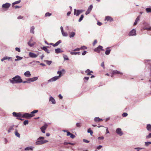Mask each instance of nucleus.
<instances>
[{
	"label": "nucleus",
	"mask_w": 151,
	"mask_h": 151,
	"mask_svg": "<svg viewBox=\"0 0 151 151\" xmlns=\"http://www.w3.org/2000/svg\"><path fill=\"white\" fill-rule=\"evenodd\" d=\"M111 51V50L108 49V48H107V49H106L105 52V54L106 55H109L110 54Z\"/></svg>",
	"instance_id": "nucleus-31"
},
{
	"label": "nucleus",
	"mask_w": 151,
	"mask_h": 151,
	"mask_svg": "<svg viewBox=\"0 0 151 151\" xmlns=\"http://www.w3.org/2000/svg\"><path fill=\"white\" fill-rule=\"evenodd\" d=\"M12 114L14 116L17 117V119L22 121L23 120V119L19 118L20 117L26 119H30L35 116L34 114H29L27 113H23L22 112L16 113L15 112H13Z\"/></svg>",
	"instance_id": "nucleus-1"
},
{
	"label": "nucleus",
	"mask_w": 151,
	"mask_h": 151,
	"mask_svg": "<svg viewBox=\"0 0 151 151\" xmlns=\"http://www.w3.org/2000/svg\"><path fill=\"white\" fill-rule=\"evenodd\" d=\"M88 72H89L90 73H93V72L92 71H91L89 69H88L85 71V73H87Z\"/></svg>",
	"instance_id": "nucleus-53"
},
{
	"label": "nucleus",
	"mask_w": 151,
	"mask_h": 151,
	"mask_svg": "<svg viewBox=\"0 0 151 151\" xmlns=\"http://www.w3.org/2000/svg\"><path fill=\"white\" fill-rule=\"evenodd\" d=\"M62 41L61 40H59L55 43L56 45L57 46L60 43H61Z\"/></svg>",
	"instance_id": "nucleus-45"
},
{
	"label": "nucleus",
	"mask_w": 151,
	"mask_h": 151,
	"mask_svg": "<svg viewBox=\"0 0 151 151\" xmlns=\"http://www.w3.org/2000/svg\"><path fill=\"white\" fill-rule=\"evenodd\" d=\"M4 58L5 60H10L12 61V58L10 57H9L6 56H5Z\"/></svg>",
	"instance_id": "nucleus-33"
},
{
	"label": "nucleus",
	"mask_w": 151,
	"mask_h": 151,
	"mask_svg": "<svg viewBox=\"0 0 151 151\" xmlns=\"http://www.w3.org/2000/svg\"><path fill=\"white\" fill-rule=\"evenodd\" d=\"M140 18V17L139 16H138L137 17L136 19L135 20V22L134 23V25H135L137 24V22L139 21Z\"/></svg>",
	"instance_id": "nucleus-24"
},
{
	"label": "nucleus",
	"mask_w": 151,
	"mask_h": 151,
	"mask_svg": "<svg viewBox=\"0 0 151 151\" xmlns=\"http://www.w3.org/2000/svg\"><path fill=\"white\" fill-rule=\"evenodd\" d=\"M105 19L107 21L111 22L113 21V19L112 17L109 16H107L106 17Z\"/></svg>",
	"instance_id": "nucleus-16"
},
{
	"label": "nucleus",
	"mask_w": 151,
	"mask_h": 151,
	"mask_svg": "<svg viewBox=\"0 0 151 151\" xmlns=\"http://www.w3.org/2000/svg\"><path fill=\"white\" fill-rule=\"evenodd\" d=\"M16 57L17 58V59H15V61H17L20 60L22 59L23 58L22 57H20L19 56L17 55L16 56Z\"/></svg>",
	"instance_id": "nucleus-27"
},
{
	"label": "nucleus",
	"mask_w": 151,
	"mask_h": 151,
	"mask_svg": "<svg viewBox=\"0 0 151 151\" xmlns=\"http://www.w3.org/2000/svg\"><path fill=\"white\" fill-rule=\"evenodd\" d=\"M21 0H19V1H15L14 2H13L12 4V6L13 7L14 6V5L15 4H19V3H20L21 2Z\"/></svg>",
	"instance_id": "nucleus-32"
},
{
	"label": "nucleus",
	"mask_w": 151,
	"mask_h": 151,
	"mask_svg": "<svg viewBox=\"0 0 151 151\" xmlns=\"http://www.w3.org/2000/svg\"><path fill=\"white\" fill-rule=\"evenodd\" d=\"M80 50H81V48H76L75 49H74L73 50V51H78Z\"/></svg>",
	"instance_id": "nucleus-57"
},
{
	"label": "nucleus",
	"mask_w": 151,
	"mask_h": 151,
	"mask_svg": "<svg viewBox=\"0 0 151 151\" xmlns=\"http://www.w3.org/2000/svg\"><path fill=\"white\" fill-rule=\"evenodd\" d=\"M93 8V6L92 5H90L88 7L87 10L86 11L85 14L87 15L89 14L91 12L92 9Z\"/></svg>",
	"instance_id": "nucleus-13"
},
{
	"label": "nucleus",
	"mask_w": 151,
	"mask_h": 151,
	"mask_svg": "<svg viewBox=\"0 0 151 151\" xmlns=\"http://www.w3.org/2000/svg\"><path fill=\"white\" fill-rule=\"evenodd\" d=\"M70 136V137L72 139H73L75 137V136L72 134H71Z\"/></svg>",
	"instance_id": "nucleus-54"
},
{
	"label": "nucleus",
	"mask_w": 151,
	"mask_h": 151,
	"mask_svg": "<svg viewBox=\"0 0 151 151\" xmlns=\"http://www.w3.org/2000/svg\"><path fill=\"white\" fill-rule=\"evenodd\" d=\"M44 139V137H40L37 138V141L35 143V144L36 145H42L48 142L47 140H42Z\"/></svg>",
	"instance_id": "nucleus-4"
},
{
	"label": "nucleus",
	"mask_w": 151,
	"mask_h": 151,
	"mask_svg": "<svg viewBox=\"0 0 151 151\" xmlns=\"http://www.w3.org/2000/svg\"><path fill=\"white\" fill-rule=\"evenodd\" d=\"M85 10L83 9L76 10V9H74V14L76 16H78L81 13L84 12Z\"/></svg>",
	"instance_id": "nucleus-5"
},
{
	"label": "nucleus",
	"mask_w": 151,
	"mask_h": 151,
	"mask_svg": "<svg viewBox=\"0 0 151 151\" xmlns=\"http://www.w3.org/2000/svg\"><path fill=\"white\" fill-rule=\"evenodd\" d=\"M9 81L12 84L19 83L22 82L21 77L19 75H17L12 79H9Z\"/></svg>",
	"instance_id": "nucleus-2"
},
{
	"label": "nucleus",
	"mask_w": 151,
	"mask_h": 151,
	"mask_svg": "<svg viewBox=\"0 0 151 151\" xmlns=\"http://www.w3.org/2000/svg\"><path fill=\"white\" fill-rule=\"evenodd\" d=\"M144 29L145 30H147L151 31V27H145L144 28Z\"/></svg>",
	"instance_id": "nucleus-42"
},
{
	"label": "nucleus",
	"mask_w": 151,
	"mask_h": 151,
	"mask_svg": "<svg viewBox=\"0 0 151 151\" xmlns=\"http://www.w3.org/2000/svg\"><path fill=\"white\" fill-rule=\"evenodd\" d=\"M35 29V27L34 26H32L31 27L30 30V32L31 33H32L34 34L35 33V31L34 30Z\"/></svg>",
	"instance_id": "nucleus-20"
},
{
	"label": "nucleus",
	"mask_w": 151,
	"mask_h": 151,
	"mask_svg": "<svg viewBox=\"0 0 151 151\" xmlns=\"http://www.w3.org/2000/svg\"><path fill=\"white\" fill-rule=\"evenodd\" d=\"M89 79V77H84L83 78V80L85 82H86L85 80H86V81H88Z\"/></svg>",
	"instance_id": "nucleus-48"
},
{
	"label": "nucleus",
	"mask_w": 151,
	"mask_h": 151,
	"mask_svg": "<svg viewBox=\"0 0 151 151\" xmlns=\"http://www.w3.org/2000/svg\"><path fill=\"white\" fill-rule=\"evenodd\" d=\"M147 129L148 131H151V125L149 124L147 125Z\"/></svg>",
	"instance_id": "nucleus-29"
},
{
	"label": "nucleus",
	"mask_w": 151,
	"mask_h": 151,
	"mask_svg": "<svg viewBox=\"0 0 151 151\" xmlns=\"http://www.w3.org/2000/svg\"><path fill=\"white\" fill-rule=\"evenodd\" d=\"M135 150H137V151H139V150H142V149H144L143 148H140V147H136L134 148Z\"/></svg>",
	"instance_id": "nucleus-49"
},
{
	"label": "nucleus",
	"mask_w": 151,
	"mask_h": 151,
	"mask_svg": "<svg viewBox=\"0 0 151 151\" xmlns=\"http://www.w3.org/2000/svg\"><path fill=\"white\" fill-rule=\"evenodd\" d=\"M149 144H151V142H145V145L146 147L148 146Z\"/></svg>",
	"instance_id": "nucleus-39"
},
{
	"label": "nucleus",
	"mask_w": 151,
	"mask_h": 151,
	"mask_svg": "<svg viewBox=\"0 0 151 151\" xmlns=\"http://www.w3.org/2000/svg\"><path fill=\"white\" fill-rule=\"evenodd\" d=\"M83 17H84V15H83V14H82L81 16V17H80V18H79V20H78V21L79 22H81L82 20Z\"/></svg>",
	"instance_id": "nucleus-36"
},
{
	"label": "nucleus",
	"mask_w": 151,
	"mask_h": 151,
	"mask_svg": "<svg viewBox=\"0 0 151 151\" xmlns=\"http://www.w3.org/2000/svg\"><path fill=\"white\" fill-rule=\"evenodd\" d=\"M144 62L146 65H151V60H144Z\"/></svg>",
	"instance_id": "nucleus-18"
},
{
	"label": "nucleus",
	"mask_w": 151,
	"mask_h": 151,
	"mask_svg": "<svg viewBox=\"0 0 151 151\" xmlns=\"http://www.w3.org/2000/svg\"><path fill=\"white\" fill-rule=\"evenodd\" d=\"M104 51V50L103 49V47L101 46H99L95 48L94 50V51L95 52H97L98 53H99L100 50Z\"/></svg>",
	"instance_id": "nucleus-7"
},
{
	"label": "nucleus",
	"mask_w": 151,
	"mask_h": 151,
	"mask_svg": "<svg viewBox=\"0 0 151 151\" xmlns=\"http://www.w3.org/2000/svg\"><path fill=\"white\" fill-rule=\"evenodd\" d=\"M94 120L96 122H99L100 121H102L103 120L100 119L99 117H96L94 119Z\"/></svg>",
	"instance_id": "nucleus-23"
},
{
	"label": "nucleus",
	"mask_w": 151,
	"mask_h": 151,
	"mask_svg": "<svg viewBox=\"0 0 151 151\" xmlns=\"http://www.w3.org/2000/svg\"><path fill=\"white\" fill-rule=\"evenodd\" d=\"M116 134L120 136H121L123 134V132L120 128H117L116 129Z\"/></svg>",
	"instance_id": "nucleus-9"
},
{
	"label": "nucleus",
	"mask_w": 151,
	"mask_h": 151,
	"mask_svg": "<svg viewBox=\"0 0 151 151\" xmlns=\"http://www.w3.org/2000/svg\"><path fill=\"white\" fill-rule=\"evenodd\" d=\"M55 52L57 54L59 53L62 52L63 51H62L60 48H57L55 49Z\"/></svg>",
	"instance_id": "nucleus-22"
},
{
	"label": "nucleus",
	"mask_w": 151,
	"mask_h": 151,
	"mask_svg": "<svg viewBox=\"0 0 151 151\" xmlns=\"http://www.w3.org/2000/svg\"><path fill=\"white\" fill-rule=\"evenodd\" d=\"M15 135L18 137H20V134L18 132L17 129H15Z\"/></svg>",
	"instance_id": "nucleus-34"
},
{
	"label": "nucleus",
	"mask_w": 151,
	"mask_h": 151,
	"mask_svg": "<svg viewBox=\"0 0 151 151\" xmlns=\"http://www.w3.org/2000/svg\"><path fill=\"white\" fill-rule=\"evenodd\" d=\"M27 43H28V45L30 47H33L34 45V44L33 43H31L30 41H29V42H28Z\"/></svg>",
	"instance_id": "nucleus-40"
},
{
	"label": "nucleus",
	"mask_w": 151,
	"mask_h": 151,
	"mask_svg": "<svg viewBox=\"0 0 151 151\" xmlns=\"http://www.w3.org/2000/svg\"><path fill=\"white\" fill-rule=\"evenodd\" d=\"M49 101L51 102L52 104H56V101L51 96H50Z\"/></svg>",
	"instance_id": "nucleus-15"
},
{
	"label": "nucleus",
	"mask_w": 151,
	"mask_h": 151,
	"mask_svg": "<svg viewBox=\"0 0 151 151\" xmlns=\"http://www.w3.org/2000/svg\"><path fill=\"white\" fill-rule=\"evenodd\" d=\"M127 115L128 114L127 113H123L122 114V116L124 117H126Z\"/></svg>",
	"instance_id": "nucleus-47"
},
{
	"label": "nucleus",
	"mask_w": 151,
	"mask_h": 151,
	"mask_svg": "<svg viewBox=\"0 0 151 151\" xmlns=\"http://www.w3.org/2000/svg\"><path fill=\"white\" fill-rule=\"evenodd\" d=\"M145 10L147 13H151V7L150 6L149 8H146Z\"/></svg>",
	"instance_id": "nucleus-28"
},
{
	"label": "nucleus",
	"mask_w": 151,
	"mask_h": 151,
	"mask_svg": "<svg viewBox=\"0 0 151 151\" xmlns=\"http://www.w3.org/2000/svg\"><path fill=\"white\" fill-rule=\"evenodd\" d=\"M76 35L75 32H72L69 33V37L70 38L73 37H74Z\"/></svg>",
	"instance_id": "nucleus-21"
},
{
	"label": "nucleus",
	"mask_w": 151,
	"mask_h": 151,
	"mask_svg": "<svg viewBox=\"0 0 151 151\" xmlns=\"http://www.w3.org/2000/svg\"><path fill=\"white\" fill-rule=\"evenodd\" d=\"M76 126L77 127H81V123H76Z\"/></svg>",
	"instance_id": "nucleus-51"
},
{
	"label": "nucleus",
	"mask_w": 151,
	"mask_h": 151,
	"mask_svg": "<svg viewBox=\"0 0 151 151\" xmlns=\"http://www.w3.org/2000/svg\"><path fill=\"white\" fill-rule=\"evenodd\" d=\"M38 79L37 77H35L32 78L27 79L28 83H30L31 82L35 81L37 80Z\"/></svg>",
	"instance_id": "nucleus-6"
},
{
	"label": "nucleus",
	"mask_w": 151,
	"mask_h": 151,
	"mask_svg": "<svg viewBox=\"0 0 151 151\" xmlns=\"http://www.w3.org/2000/svg\"><path fill=\"white\" fill-rule=\"evenodd\" d=\"M136 35V31L135 29H133L129 33L128 35L129 36H135Z\"/></svg>",
	"instance_id": "nucleus-8"
},
{
	"label": "nucleus",
	"mask_w": 151,
	"mask_h": 151,
	"mask_svg": "<svg viewBox=\"0 0 151 151\" xmlns=\"http://www.w3.org/2000/svg\"><path fill=\"white\" fill-rule=\"evenodd\" d=\"M102 147V146L101 145H99L97 147V149L99 150Z\"/></svg>",
	"instance_id": "nucleus-62"
},
{
	"label": "nucleus",
	"mask_w": 151,
	"mask_h": 151,
	"mask_svg": "<svg viewBox=\"0 0 151 151\" xmlns=\"http://www.w3.org/2000/svg\"><path fill=\"white\" fill-rule=\"evenodd\" d=\"M83 142H84L86 143H88L89 142V141L88 140H87L86 139H83Z\"/></svg>",
	"instance_id": "nucleus-56"
},
{
	"label": "nucleus",
	"mask_w": 151,
	"mask_h": 151,
	"mask_svg": "<svg viewBox=\"0 0 151 151\" xmlns=\"http://www.w3.org/2000/svg\"><path fill=\"white\" fill-rule=\"evenodd\" d=\"M151 138V133H150L149 134L146 136V139H149Z\"/></svg>",
	"instance_id": "nucleus-44"
},
{
	"label": "nucleus",
	"mask_w": 151,
	"mask_h": 151,
	"mask_svg": "<svg viewBox=\"0 0 151 151\" xmlns=\"http://www.w3.org/2000/svg\"><path fill=\"white\" fill-rule=\"evenodd\" d=\"M14 126V125L10 126L9 128V129H10V130H11V131L13 130L14 129L13 128Z\"/></svg>",
	"instance_id": "nucleus-55"
},
{
	"label": "nucleus",
	"mask_w": 151,
	"mask_h": 151,
	"mask_svg": "<svg viewBox=\"0 0 151 151\" xmlns=\"http://www.w3.org/2000/svg\"><path fill=\"white\" fill-rule=\"evenodd\" d=\"M28 122H28V120H26L24 121V122H23V124L24 125H26L27 124H28Z\"/></svg>",
	"instance_id": "nucleus-46"
},
{
	"label": "nucleus",
	"mask_w": 151,
	"mask_h": 151,
	"mask_svg": "<svg viewBox=\"0 0 151 151\" xmlns=\"http://www.w3.org/2000/svg\"><path fill=\"white\" fill-rule=\"evenodd\" d=\"M97 24L98 25L100 26L102 24V23L100 22H98Z\"/></svg>",
	"instance_id": "nucleus-61"
},
{
	"label": "nucleus",
	"mask_w": 151,
	"mask_h": 151,
	"mask_svg": "<svg viewBox=\"0 0 151 151\" xmlns=\"http://www.w3.org/2000/svg\"><path fill=\"white\" fill-rule=\"evenodd\" d=\"M42 50H44L45 52L47 53H50V51L48 50L47 48V47L45 46H44L42 48H41Z\"/></svg>",
	"instance_id": "nucleus-25"
},
{
	"label": "nucleus",
	"mask_w": 151,
	"mask_h": 151,
	"mask_svg": "<svg viewBox=\"0 0 151 151\" xmlns=\"http://www.w3.org/2000/svg\"><path fill=\"white\" fill-rule=\"evenodd\" d=\"M38 55V54L36 55L34 53L29 52V56L32 58H36Z\"/></svg>",
	"instance_id": "nucleus-14"
},
{
	"label": "nucleus",
	"mask_w": 151,
	"mask_h": 151,
	"mask_svg": "<svg viewBox=\"0 0 151 151\" xmlns=\"http://www.w3.org/2000/svg\"><path fill=\"white\" fill-rule=\"evenodd\" d=\"M80 48H81V50H84V49H87V47L86 46H81Z\"/></svg>",
	"instance_id": "nucleus-50"
},
{
	"label": "nucleus",
	"mask_w": 151,
	"mask_h": 151,
	"mask_svg": "<svg viewBox=\"0 0 151 151\" xmlns=\"http://www.w3.org/2000/svg\"><path fill=\"white\" fill-rule=\"evenodd\" d=\"M87 132L88 133H90L91 135H92L93 132L91 130V128H90L88 129L87 130Z\"/></svg>",
	"instance_id": "nucleus-37"
},
{
	"label": "nucleus",
	"mask_w": 151,
	"mask_h": 151,
	"mask_svg": "<svg viewBox=\"0 0 151 151\" xmlns=\"http://www.w3.org/2000/svg\"><path fill=\"white\" fill-rule=\"evenodd\" d=\"M47 125L46 124H45L43 126L40 128L41 132L44 133H45V130L46 129Z\"/></svg>",
	"instance_id": "nucleus-10"
},
{
	"label": "nucleus",
	"mask_w": 151,
	"mask_h": 151,
	"mask_svg": "<svg viewBox=\"0 0 151 151\" xmlns=\"http://www.w3.org/2000/svg\"><path fill=\"white\" fill-rule=\"evenodd\" d=\"M15 50L19 52H20L21 51L20 48L17 47L15 48Z\"/></svg>",
	"instance_id": "nucleus-52"
},
{
	"label": "nucleus",
	"mask_w": 151,
	"mask_h": 151,
	"mask_svg": "<svg viewBox=\"0 0 151 151\" xmlns=\"http://www.w3.org/2000/svg\"><path fill=\"white\" fill-rule=\"evenodd\" d=\"M24 75L25 77H29L31 75L30 72L29 71H27L25 72Z\"/></svg>",
	"instance_id": "nucleus-19"
},
{
	"label": "nucleus",
	"mask_w": 151,
	"mask_h": 151,
	"mask_svg": "<svg viewBox=\"0 0 151 151\" xmlns=\"http://www.w3.org/2000/svg\"><path fill=\"white\" fill-rule=\"evenodd\" d=\"M23 18V17L21 16H19L18 17L17 19H21Z\"/></svg>",
	"instance_id": "nucleus-64"
},
{
	"label": "nucleus",
	"mask_w": 151,
	"mask_h": 151,
	"mask_svg": "<svg viewBox=\"0 0 151 151\" xmlns=\"http://www.w3.org/2000/svg\"><path fill=\"white\" fill-rule=\"evenodd\" d=\"M112 74H119L120 75L123 74V73L119 71H118L117 70H113L112 72Z\"/></svg>",
	"instance_id": "nucleus-17"
},
{
	"label": "nucleus",
	"mask_w": 151,
	"mask_h": 151,
	"mask_svg": "<svg viewBox=\"0 0 151 151\" xmlns=\"http://www.w3.org/2000/svg\"><path fill=\"white\" fill-rule=\"evenodd\" d=\"M97 43V41L96 40H94V42L93 43V46H94Z\"/></svg>",
	"instance_id": "nucleus-58"
},
{
	"label": "nucleus",
	"mask_w": 151,
	"mask_h": 151,
	"mask_svg": "<svg viewBox=\"0 0 151 151\" xmlns=\"http://www.w3.org/2000/svg\"><path fill=\"white\" fill-rule=\"evenodd\" d=\"M98 139H103L104 137L103 136L99 137L98 138Z\"/></svg>",
	"instance_id": "nucleus-59"
},
{
	"label": "nucleus",
	"mask_w": 151,
	"mask_h": 151,
	"mask_svg": "<svg viewBox=\"0 0 151 151\" xmlns=\"http://www.w3.org/2000/svg\"><path fill=\"white\" fill-rule=\"evenodd\" d=\"M38 110H34L31 112V114H35L38 112Z\"/></svg>",
	"instance_id": "nucleus-43"
},
{
	"label": "nucleus",
	"mask_w": 151,
	"mask_h": 151,
	"mask_svg": "<svg viewBox=\"0 0 151 151\" xmlns=\"http://www.w3.org/2000/svg\"><path fill=\"white\" fill-rule=\"evenodd\" d=\"M64 69H62V71H58L57 72V74H59V76H55L48 80L47 81V83H48L50 82L55 81L59 79L61 76L62 71H64Z\"/></svg>",
	"instance_id": "nucleus-3"
},
{
	"label": "nucleus",
	"mask_w": 151,
	"mask_h": 151,
	"mask_svg": "<svg viewBox=\"0 0 151 151\" xmlns=\"http://www.w3.org/2000/svg\"><path fill=\"white\" fill-rule=\"evenodd\" d=\"M52 14L50 13L49 12H47L45 13V17H50L52 15Z\"/></svg>",
	"instance_id": "nucleus-38"
},
{
	"label": "nucleus",
	"mask_w": 151,
	"mask_h": 151,
	"mask_svg": "<svg viewBox=\"0 0 151 151\" xmlns=\"http://www.w3.org/2000/svg\"><path fill=\"white\" fill-rule=\"evenodd\" d=\"M63 58L64 59V60H69L68 57L67 56V55H63Z\"/></svg>",
	"instance_id": "nucleus-35"
},
{
	"label": "nucleus",
	"mask_w": 151,
	"mask_h": 151,
	"mask_svg": "<svg viewBox=\"0 0 151 151\" xmlns=\"http://www.w3.org/2000/svg\"><path fill=\"white\" fill-rule=\"evenodd\" d=\"M34 148V147H27L25 148L24 149V150L26 151L29 150L32 151L33 150V149Z\"/></svg>",
	"instance_id": "nucleus-26"
},
{
	"label": "nucleus",
	"mask_w": 151,
	"mask_h": 151,
	"mask_svg": "<svg viewBox=\"0 0 151 151\" xmlns=\"http://www.w3.org/2000/svg\"><path fill=\"white\" fill-rule=\"evenodd\" d=\"M70 54L72 55H76L77 54H78V55H80V52H70Z\"/></svg>",
	"instance_id": "nucleus-30"
},
{
	"label": "nucleus",
	"mask_w": 151,
	"mask_h": 151,
	"mask_svg": "<svg viewBox=\"0 0 151 151\" xmlns=\"http://www.w3.org/2000/svg\"><path fill=\"white\" fill-rule=\"evenodd\" d=\"M87 52L86 51H84L82 53V55H85L86 53H87Z\"/></svg>",
	"instance_id": "nucleus-60"
},
{
	"label": "nucleus",
	"mask_w": 151,
	"mask_h": 151,
	"mask_svg": "<svg viewBox=\"0 0 151 151\" xmlns=\"http://www.w3.org/2000/svg\"><path fill=\"white\" fill-rule=\"evenodd\" d=\"M60 29L63 36L65 37L68 36V33L64 32L63 28L62 26H61Z\"/></svg>",
	"instance_id": "nucleus-11"
},
{
	"label": "nucleus",
	"mask_w": 151,
	"mask_h": 151,
	"mask_svg": "<svg viewBox=\"0 0 151 151\" xmlns=\"http://www.w3.org/2000/svg\"><path fill=\"white\" fill-rule=\"evenodd\" d=\"M44 56H45L44 54H43L42 55L40 56V58L42 60Z\"/></svg>",
	"instance_id": "nucleus-63"
},
{
	"label": "nucleus",
	"mask_w": 151,
	"mask_h": 151,
	"mask_svg": "<svg viewBox=\"0 0 151 151\" xmlns=\"http://www.w3.org/2000/svg\"><path fill=\"white\" fill-rule=\"evenodd\" d=\"M11 6V4L9 3H6L5 4H4L2 5V7L3 8L8 9Z\"/></svg>",
	"instance_id": "nucleus-12"
},
{
	"label": "nucleus",
	"mask_w": 151,
	"mask_h": 151,
	"mask_svg": "<svg viewBox=\"0 0 151 151\" xmlns=\"http://www.w3.org/2000/svg\"><path fill=\"white\" fill-rule=\"evenodd\" d=\"M45 62L49 65H50L52 63L51 61H49V60H46L45 61Z\"/></svg>",
	"instance_id": "nucleus-41"
}]
</instances>
